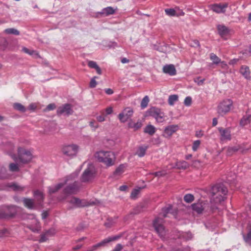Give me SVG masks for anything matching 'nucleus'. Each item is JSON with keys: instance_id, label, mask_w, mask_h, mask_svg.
Listing matches in <instances>:
<instances>
[{"instance_id": "nucleus-1", "label": "nucleus", "mask_w": 251, "mask_h": 251, "mask_svg": "<svg viewBox=\"0 0 251 251\" xmlns=\"http://www.w3.org/2000/svg\"><path fill=\"white\" fill-rule=\"evenodd\" d=\"M227 193V189L224 184L219 183L214 185L211 189V204L215 205L224 201Z\"/></svg>"}, {"instance_id": "nucleus-2", "label": "nucleus", "mask_w": 251, "mask_h": 251, "mask_svg": "<svg viewBox=\"0 0 251 251\" xmlns=\"http://www.w3.org/2000/svg\"><path fill=\"white\" fill-rule=\"evenodd\" d=\"M95 157L100 162L103 163L108 167L114 164L115 156L113 152L100 151L96 152Z\"/></svg>"}, {"instance_id": "nucleus-3", "label": "nucleus", "mask_w": 251, "mask_h": 251, "mask_svg": "<svg viewBox=\"0 0 251 251\" xmlns=\"http://www.w3.org/2000/svg\"><path fill=\"white\" fill-rule=\"evenodd\" d=\"M192 210L198 214H201L203 212H210L217 209V206L211 204L209 206L208 203L205 201H199L191 205Z\"/></svg>"}, {"instance_id": "nucleus-4", "label": "nucleus", "mask_w": 251, "mask_h": 251, "mask_svg": "<svg viewBox=\"0 0 251 251\" xmlns=\"http://www.w3.org/2000/svg\"><path fill=\"white\" fill-rule=\"evenodd\" d=\"M146 113L147 116L153 117L158 123H163L165 121V114L158 108L152 107Z\"/></svg>"}, {"instance_id": "nucleus-5", "label": "nucleus", "mask_w": 251, "mask_h": 251, "mask_svg": "<svg viewBox=\"0 0 251 251\" xmlns=\"http://www.w3.org/2000/svg\"><path fill=\"white\" fill-rule=\"evenodd\" d=\"M78 150L79 147L77 145L70 144L64 146L62 151L65 156L72 158L76 155Z\"/></svg>"}, {"instance_id": "nucleus-6", "label": "nucleus", "mask_w": 251, "mask_h": 251, "mask_svg": "<svg viewBox=\"0 0 251 251\" xmlns=\"http://www.w3.org/2000/svg\"><path fill=\"white\" fill-rule=\"evenodd\" d=\"M68 202L73 205L72 207H70V208L88 206L89 205L94 204L95 203V202L93 201L89 202L86 200L80 199L75 197H72L71 199L68 201Z\"/></svg>"}, {"instance_id": "nucleus-7", "label": "nucleus", "mask_w": 251, "mask_h": 251, "mask_svg": "<svg viewBox=\"0 0 251 251\" xmlns=\"http://www.w3.org/2000/svg\"><path fill=\"white\" fill-rule=\"evenodd\" d=\"M232 101L230 99L224 100L220 102L217 107V112L221 115L228 112L232 106Z\"/></svg>"}, {"instance_id": "nucleus-8", "label": "nucleus", "mask_w": 251, "mask_h": 251, "mask_svg": "<svg viewBox=\"0 0 251 251\" xmlns=\"http://www.w3.org/2000/svg\"><path fill=\"white\" fill-rule=\"evenodd\" d=\"M16 209L14 206H4L0 211V219H6L14 216Z\"/></svg>"}, {"instance_id": "nucleus-9", "label": "nucleus", "mask_w": 251, "mask_h": 251, "mask_svg": "<svg viewBox=\"0 0 251 251\" xmlns=\"http://www.w3.org/2000/svg\"><path fill=\"white\" fill-rule=\"evenodd\" d=\"M95 170L93 164H89L82 175L81 180L82 182H88L92 180L95 176Z\"/></svg>"}, {"instance_id": "nucleus-10", "label": "nucleus", "mask_w": 251, "mask_h": 251, "mask_svg": "<svg viewBox=\"0 0 251 251\" xmlns=\"http://www.w3.org/2000/svg\"><path fill=\"white\" fill-rule=\"evenodd\" d=\"M163 219L158 217L153 221V226L156 232L161 238H164L166 235V231L162 225Z\"/></svg>"}, {"instance_id": "nucleus-11", "label": "nucleus", "mask_w": 251, "mask_h": 251, "mask_svg": "<svg viewBox=\"0 0 251 251\" xmlns=\"http://www.w3.org/2000/svg\"><path fill=\"white\" fill-rule=\"evenodd\" d=\"M18 153L19 160L22 163H26L32 159V155L30 151L23 148H18Z\"/></svg>"}, {"instance_id": "nucleus-12", "label": "nucleus", "mask_w": 251, "mask_h": 251, "mask_svg": "<svg viewBox=\"0 0 251 251\" xmlns=\"http://www.w3.org/2000/svg\"><path fill=\"white\" fill-rule=\"evenodd\" d=\"M120 236H113V237H109L107 238L104 239V240H103L100 243H99L97 244H95V245L92 246V247L89 248L88 249V250H87V251H96L99 248H100L101 247L105 246L106 245V244H107L111 241L117 240L118 239H119L120 238Z\"/></svg>"}, {"instance_id": "nucleus-13", "label": "nucleus", "mask_w": 251, "mask_h": 251, "mask_svg": "<svg viewBox=\"0 0 251 251\" xmlns=\"http://www.w3.org/2000/svg\"><path fill=\"white\" fill-rule=\"evenodd\" d=\"M80 184L77 181L67 185L64 189V193L67 195L76 194L80 188Z\"/></svg>"}, {"instance_id": "nucleus-14", "label": "nucleus", "mask_w": 251, "mask_h": 251, "mask_svg": "<svg viewBox=\"0 0 251 251\" xmlns=\"http://www.w3.org/2000/svg\"><path fill=\"white\" fill-rule=\"evenodd\" d=\"M133 113V110L131 108L126 107L119 114L118 118L121 122L125 123L131 117Z\"/></svg>"}, {"instance_id": "nucleus-15", "label": "nucleus", "mask_w": 251, "mask_h": 251, "mask_svg": "<svg viewBox=\"0 0 251 251\" xmlns=\"http://www.w3.org/2000/svg\"><path fill=\"white\" fill-rule=\"evenodd\" d=\"M73 109L71 104H65L57 108V115H67L69 116L73 113Z\"/></svg>"}, {"instance_id": "nucleus-16", "label": "nucleus", "mask_w": 251, "mask_h": 251, "mask_svg": "<svg viewBox=\"0 0 251 251\" xmlns=\"http://www.w3.org/2000/svg\"><path fill=\"white\" fill-rule=\"evenodd\" d=\"M177 125H172L166 126L164 130L163 136L165 138H170L175 132L178 130Z\"/></svg>"}, {"instance_id": "nucleus-17", "label": "nucleus", "mask_w": 251, "mask_h": 251, "mask_svg": "<svg viewBox=\"0 0 251 251\" xmlns=\"http://www.w3.org/2000/svg\"><path fill=\"white\" fill-rule=\"evenodd\" d=\"M227 6L228 4L227 3L224 4L215 3L210 5V9L217 13H225Z\"/></svg>"}, {"instance_id": "nucleus-18", "label": "nucleus", "mask_w": 251, "mask_h": 251, "mask_svg": "<svg viewBox=\"0 0 251 251\" xmlns=\"http://www.w3.org/2000/svg\"><path fill=\"white\" fill-rule=\"evenodd\" d=\"M117 10V7L114 8L111 6H108L103 8L100 12L98 13V14L101 16L107 17L115 14Z\"/></svg>"}, {"instance_id": "nucleus-19", "label": "nucleus", "mask_w": 251, "mask_h": 251, "mask_svg": "<svg viewBox=\"0 0 251 251\" xmlns=\"http://www.w3.org/2000/svg\"><path fill=\"white\" fill-rule=\"evenodd\" d=\"M219 130L221 134V140L225 141L231 139L230 131L228 129L220 127L219 128Z\"/></svg>"}, {"instance_id": "nucleus-20", "label": "nucleus", "mask_w": 251, "mask_h": 251, "mask_svg": "<svg viewBox=\"0 0 251 251\" xmlns=\"http://www.w3.org/2000/svg\"><path fill=\"white\" fill-rule=\"evenodd\" d=\"M163 72L170 75H174L176 73V68L173 64L165 65L163 68Z\"/></svg>"}, {"instance_id": "nucleus-21", "label": "nucleus", "mask_w": 251, "mask_h": 251, "mask_svg": "<svg viewBox=\"0 0 251 251\" xmlns=\"http://www.w3.org/2000/svg\"><path fill=\"white\" fill-rule=\"evenodd\" d=\"M217 29L219 35L222 37L227 36L230 32V30L223 25H219L217 26Z\"/></svg>"}, {"instance_id": "nucleus-22", "label": "nucleus", "mask_w": 251, "mask_h": 251, "mask_svg": "<svg viewBox=\"0 0 251 251\" xmlns=\"http://www.w3.org/2000/svg\"><path fill=\"white\" fill-rule=\"evenodd\" d=\"M33 195L36 200L38 204L41 205L43 202L44 199L43 193L39 190H36L34 192Z\"/></svg>"}, {"instance_id": "nucleus-23", "label": "nucleus", "mask_w": 251, "mask_h": 251, "mask_svg": "<svg viewBox=\"0 0 251 251\" xmlns=\"http://www.w3.org/2000/svg\"><path fill=\"white\" fill-rule=\"evenodd\" d=\"M240 73L246 79H250V71L249 67L247 66H242L240 69Z\"/></svg>"}, {"instance_id": "nucleus-24", "label": "nucleus", "mask_w": 251, "mask_h": 251, "mask_svg": "<svg viewBox=\"0 0 251 251\" xmlns=\"http://www.w3.org/2000/svg\"><path fill=\"white\" fill-rule=\"evenodd\" d=\"M22 51L24 52L25 53L28 54L30 55L33 56L36 58H40V55L39 53L34 50H30L27 49L26 47H23L22 48Z\"/></svg>"}, {"instance_id": "nucleus-25", "label": "nucleus", "mask_w": 251, "mask_h": 251, "mask_svg": "<svg viewBox=\"0 0 251 251\" xmlns=\"http://www.w3.org/2000/svg\"><path fill=\"white\" fill-rule=\"evenodd\" d=\"M251 122V113H247L240 121V125L242 126H245L250 124Z\"/></svg>"}, {"instance_id": "nucleus-26", "label": "nucleus", "mask_w": 251, "mask_h": 251, "mask_svg": "<svg viewBox=\"0 0 251 251\" xmlns=\"http://www.w3.org/2000/svg\"><path fill=\"white\" fill-rule=\"evenodd\" d=\"M88 66L91 68L95 69L99 75H101L102 74L101 69L96 62L94 61H89L88 63Z\"/></svg>"}, {"instance_id": "nucleus-27", "label": "nucleus", "mask_w": 251, "mask_h": 251, "mask_svg": "<svg viewBox=\"0 0 251 251\" xmlns=\"http://www.w3.org/2000/svg\"><path fill=\"white\" fill-rule=\"evenodd\" d=\"M23 202L25 206L29 209H33L34 206V202L32 199L28 198H24Z\"/></svg>"}, {"instance_id": "nucleus-28", "label": "nucleus", "mask_w": 251, "mask_h": 251, "mask_svg": "<svg viewBox=\"0 0 251 251\" xmlns=\"http://www.w3.org/2000/svg\"><path fill=\"white\" fill-rule=\"evenodd\" d=\"M241 150V147L240 145L229 147L227 149V154L228 155H231L234 152Z\"/></svg>"}, {"instance_id": "nucleus-29", "label": "nucleus", "mask_w": 251, "mask_h": 251, "mask_svg": "<svg viewBox=\"0 0 251 251\" xmlns=\"http://www.w3.org/2000/svg\"><path fill=\"white\" fill-rule=\"evenodd\" d=\"M8 186L16 192H22L25 189V187L22 186L16 183L9 184Z\"/></svg>"}, {"instance_id": "nucleus-30", "label": "nucleus", "mask_w": 251, "mask_h": 251, "mask_svg": "<svg viewBox=\"0 0 251 251\" xmlns=\"http://www.w3.org/2000/svg\"><path fill=\"white\" fill-rule=\"evenodd\" d=\"M147 149V147H139L138 149L135 154L137 155L139 157H143L145 154Z\"/></svg>"}, {"instance_id": "nucleus-31", "label": "nucleus", "mask_w": 251, "mask_h": 251, "mask_svg": "<svg viewBox=\"0 0 251 251\" xmlns=\"http://www.w3.org/2000/svg\"><path fill=\"white\" fill-rule=\"evenodd\" d=\"M63 186V184L62 183H58L52 187H49V192L50 194H53L56 192L58 190H59Z\"/></svg>"}, {"instance_id": "nucleus-32", "label": "nucleus", "mask_w": 251, "mask_h": 251, "mask_svg": "<svg viewBox=\"0 0 251 251\" xmlns=\"http://www.w3.org/2000/svg\"><path fill=\"white\" fill-rule=\"evenodd\" d=\"M10 235L11 232L8 229L5 228H2L0 229V238H5L9 237Z\"/></svg>"}, {"instance_id": "nucleus-33", "label": "nucleus", "mask_w": 251, "mask_h": 251, "mask_svg": "<svg viewBox=\"0 0 251 251\" xmlns=\"http://www.w3.org/2000/svg\"><path fill=\"white\" fill-rule=\"evenodd\" d=\"M144 132L152 135L155 132V128L154 126L149 125L145 128Z\"/></svg>"}, {"instance_id": "nucleus-34", "label": "nucleus", "mask_w": 251, "mask_h": 251, "mask_svg": "<svg viewBox=\"0 0 251 251\" xmlns=\"http://www.w3.org/2000/svg\"><path fill=\"white\" fill-rule=\"evenodd\" d=\"M176 166L178 169H186L189 167V164L186 161L182 160L177 162Z\"/></svg>"}, {"instance_id": "nucleus-35", "label": "nucleus", "mask_w": 251, "mask_h": 251, "mask_svg": "<svg viewBox=\"0 0 251 251\" xmlns=\"http://www.w3.org/2000/svg\"><path fill=\"white\" fill-rule=\"evenodd\" d=\"M179 237L185 240H191L193 238V235L190 232H182L179 234Z\"/></svg>"}, {"instance_id": "nucleus-36", "label": "nucleus", "mask_w": 251, "mask_h": 251, "mask_svg": "<svg viewBox=\"0 0 251 251\" xmlns=\"http://www.w3.org/2000/svg\"><path fill=\"white\" fill-rule=\"evenodd\" d=\"M4 32L7 34H13L18 35L20 32L16 29L14 28H7L4 30Z\"/></svg>"}, {"instance_id": "nucleus-37", "label": "nucleus", "mask_w": 251, "mask_h": 251, "mask_svg": "<svg viewBox=\"0 0 251 251\" xmlns=\"http://www.w3.org/2000/svg\"><path fill=\"white\" fill-rule=\"evenodd\" d=\"M13 107L15 109L22 112H25L26 111L25 107L20 103H14Z\"/></svg>"}, {"instance_id": "nucleus-38", "label": "nucleus", "mask_w": 251, "mask_h": 251, "mask_svg": "<svg viewBox=\"0 0 251 251\" xmlns=\"http://www.w3.org/2000/svg\"><path fill=\"white\" fill-rule=\"evenodd\" d=\"M27 227L34 232H38L40 230V226L39 223L36 221L35 226H33L32 225H29Z\"/></svg>"}, {"instance_id": "nucleus-39", "label": "nucleus", "mask_w": 251, "mask_h": 251, "mask_svg": "<svg viewBox=\"0 0 251 251\" xmlns=\"http://www.w3.org/2000/svg\"><path fill=\"white\" fill-rule=\"evenodd\" d=\"M172 209V206L170 205L168 207L163 208L162 213L160 214V216H162L163 218L166 217L167 214H168Z\"/></svg>"}, {"instance_id": "nucleus-40", "label": "nucleus", "mask_w": 251, "mask_h": 251, "mask_svg": "<svg viewBox=\"0 0 251 251\" xmlns=\"http://www.w3.org/2000/svg\"><path fill=\"white\" fill-rule=\"evenodd\" d=\"M178 97L177 95H170L168 99V103L170 105H173L175 102L178 100Z\"/></svg>"}, {"instance_id": "nucleus-41", "label": "nucleus", "mask_w": 251, "mask_h": 251, "mask_svg": "<svg viewBox=\"0 0 251 251\" xmlns=\"http://www.w3.org/2000/svg\"><path fill=\"white\" fill-rule=\"evenodd\" d=\"M125 166L124 164L120 165L115 171L114 174L115 175H120L124 172Z\"/></svg>"}, {"instance_id": "nucleus-42", "label": "nucleus", "mask_w": 251, "mask_h": 251, "mask_svg": "<svg viewBox=\"0 0 251 251\" xmlns=\"http://www.w3.org/2000/svg\"><path fill=\"white\" fill-rule=\"evenodd\" d=\"M210 58L214 64H218L221 62V59L213 53H210Z\"/></svg>"}, {"instance_id": "nucleus-43", "label": "nucleus", "mask_w": 251, "mask_h": 251, "mask_svg": "<svg viewBox=\"0 0 251 251\" xmlns=\"http://www.w3.org/2000/svg\"><path fill=\"white\" fill-rule=\"evenodd\" d=\"M7 42L5 38H0V50H4L7 46Z\"/></svg>"}, {"instance_id": "nucleus-44", "label": "nucleus", "mask_w": 251, "mask_h": 251, "mask_svg": "<svg viewBox=\"0 0 251 251\" xmlns=\"http://www.w3.org/2000/svg\"><path fill=\"white\" fill-rule=\"evenodd\" d=\"M9 175L6 173V169L4 167H1L0 170V178H7Z\"/></svg>"}, {"instance_id": "nucleus-45", "label": "nucleus", "mask_w": 251, "mask_h": 251, "mask_svg": "<svg viewBox=\"0 0 251 251\" xmlns=\"http://www.w3.org/2000/svg\"><path fill=\"white\" fill-rule=\"evenodd\" d=\"M149 102V98L148 96L144 97L141 102V107L142 109L145 108Z\"/></svg>"}, {"instance_id": "nucleus-46", "label": "nucleus", "mask_w": 251, "mask_h": 251, "mask_svg": "<svg viewBox=\"0 0 251 251\" xmlns=\"http://www.w3.org/2000/svg\"><path fill=\"white\" fill-rule=\"evenodd\" d=\"M184 200L187 203H190L194 200V197L192 194H188L184 196Z\"/></svg>"}, {"instance_id": "nucleus-47", "label": "nucleus", "mask_w": 251, "mask_h": 251, "mask_svg": "<svg viewBox=\"0 0 251 251\" xmlns=\"http://www.w3.org/2000/svg\"><path fill=\"white\" fill-rule=\"evenodd\" d=\"M128 126L129 127L134 128L135 130H136L140 128L141 127L142 124L141 122H137L136 123L129 122L128 124Z\"/></svg>"}, {"instance_id": "nucleus-48", "label": "nucleus", "mask_w": 251, "mask_h": 251, "mask_svg": "<svg viewBox=\"0 0 251 251\" xmlns=\"http://www.w3.org/2000/svg\"><path fill=\"white\" fill-rule=\"evenodd\" d=\"M166 14L170 16H175L176 15V11L173 8H168L165 10Z\"/></svg>"}, {"instance_id": "nucleus-49", "label": "nucleus", "mask_w": 251, "mask_h": 251, "mask_svg": "<svg viewBox=\"0 0 251 251\" xmlns=\"http://www.w3.org/2000/svg\"><path fill=\"white\" fill-rule=\"evenodd\" d=\"M201 144V141L200 140H196L195 141L193 142V146H192V150L194 151H196L198 150L199 148L200 147Z\"/></svg>"}, {"instance_id": "nucleus-50", "label": "nucleus", "mask_w": 251, "mask_h": 251, "mask_svg": "<svg viewBox=\"0 0 251 251\" xmlns=\"http://www.w3.org/2000/svg\"><path fill=\"white\" fill-rule=\"evenodd\" d=\"M9 170L12 172L19 171V168L17 164L15 163H11L9 165Z\"/></svg>"}, {"instance_id": "nucleus-51", "label": "nucleus", "mask_w": 251, "mask_h": 251, "mask_svg": "<svg viewBox=\"0 0 251 251\" xmlns=\"http://www.w3.org/2000/svg\"><path fill=\"white\" fill-rule=\"evenodd\" d=\"M98 78V77L95 76H94L90 80L89 86L91 88H95L97 84V82L96 81V79Z\"/></svg>"}, {"instance_id": "nucleus-52", "label": "nucleus", "mask_w": 251, "mask_h": 251, "mask_svg": "<svg viewBox=\"0 0 251 251\" xmlns=\"http://www.w3.org/2000/svg\"><path fill=\"white\" fill-rule=\"evenodd\" d=\"M140 189H141V188H139L138 189H134L131 193V195H130L131 198L132 199H135L136 198V196L139 193Z\"/></svg>"}, {"instance_id": "nucleus-53", "label": "nucleus", "mask_w": 251, "mask_h": 251, "mask_svg": "<svg viewBox=\"0 0 251 251\" xmlns=\"http://www.w3.org/2000/svg\"><path fill=\"white\" fill-rule=\"evenodd\" d=\"M244 239L247 243L251 245V228L248 232L247 236L245 237Z\"/></svg>"}, {"instance_id": "nucleus-54", "label": "nucleus", "mask_w": 251, "mask_h": 251, "mask_svg": "<svg viewBox=\"0 0 251 251\" xmlns=\"http://www.w3.org/2000/svg\"><path fill=\"white\" fill-rule=\"evenodd\" d=\"M48 236H49L47 235V234H46V232L42 234L41 235V238L39 239V242L40 243H43V242H46L48 239Z\"/></svg>"}, {"instance_id": "nucleus-55", "label": "nucleus", "mask_w": 251, "mask_h": 251, "mask_svg": "<svg viewBox=\"0 0 251 251\" xmlns=\"http://www.w3.org/2000/svg\"><path fill=\"white\" fill-rule=\"evenodd\" d=\"M78 173H75L68 176L66 178V180H65V183L69 181L70 179H73L76 177L78 176Z\"/></svg>"}, {"instance_id": "nucleus-56", "label": "nucleus", "mask_w": 251, "mask_h": 251, "mask_svg": "<svg viewBox=\"0 0 251 251\" xmlns=\"http://www.w3.org/2000/svg\"><path fill=\"white\" fill-rule=\"evenodd\" d=\"M192 103V99L190 97H187L185 98L184 103L187 106H189Z\"/></svg>"}, {"instance_id": "nucleus-57", "label": "nucleus", "mask_w": 251, "mask_h": 251, "mask_svg": "<svg viewBox=\"0 0 251 251\" xmlns=\"http://www.w3.org/2000/svg\"><path fill=\"white\" fill-rule=\"evenodd\" d=\"M101 113L102 114H103V113H104L103 111H101ZM96 119H97V121L99 122H102L105 120V116H103V115L98 116L96 117Z\"/></svg>"}, {"instance_id": "nucleus-58", "label": "nucleus", "mask_w": 251, "mask_h": 251, "mask_svg": "<svg viewBox=\"0 0 251 251\" xmlns=\"http://www.w3.org/2000/svg\"><path fill=\"white\" fill-rule=\"evenodd\" d=\"M47 235L49 236H52L55 233V230L53 228H51L48 230H47L46 232Z\"/></svg>"}, {"instance_id": "nucleus-59", "label": "nucleus", "mask_w": 251, "mask_h": 251, "mask_svg": "<svg viewBox=\"0 0 251 251\" xmlns=\"http://www.w3.org/2000/svg\"><path fill=\"white\" fill-rule=\"evenodd\" d=\"M152 174L155 176H162L166 174V173L164 171H159L153 173Z\"/></svg>"}, {"instance_id": "nucleus-60", "label": "nucleus", "mask_w": 251, "mask_h": 251, "mask_svg": "<svg viewBox=\"0 0 251 251\" xmlns=\"http://www.w3.org/2000/svg\"><path fill=\"white\" fill-rule=\"evenodd\" d=\"M56 107V106L55 104L54 103H50L46 107V110L47 111H50L54 109Z\"/></svg>"}, {"instance_id": "nucleus-61", "label": "nucleus", "mask_w": 251, "mask_h": 251, "mask_svg": "<svg viewBox=\"0 0 251 251\" xmlns=\"http://www.w3.org/2000/svg\"><path fill=\"white\" fill-rule=\"evenodd\" d=\"M37 104L35 103H31L29 105L28 107V109L31 111H33L37 108Z\"/></svg>"}, {"instance_id": "nucleus-62", "label": "nucleus", "mask_w": 251, "mask_h": 251, "mask_svg": "<svg viewBox=\"0 0 251 251\" xmlns=\"http://www.w3.org/2000/svg\"><path fill=\"white\" fill-rule=\"evenodd\" d=\"M89 125L91 127L94 128L95 129L98 128L99 125L96 124L94 121H92L89 122Z\"/></svg>"}, {"instance_id": "nucleus-63", "label": "nucleus", "mask_w": 251, "mask_h": 251, "mask_svg": "<svg viewBox=\"0 0 251 251\" xmlns=\"http://www.w3.org/2000/svg\"><path fill=\"white\" fill-rule=\"evenodd\" d=\"M106 115H109L112 113L113 108L112 107H108L105 109Z\"/></svg>"}, {"instance_id": "nucleus-64", "label": "nucleus", "mask_w": 251, "mask_h": 251, "mask_svg": "<svg viewBox=\"0 0 251 251\" xmlns=\"http://www.w3.org/2000/svg\"><path fill=\"white\" fill-rule=\"evenodd\" d=\"M104 91L106 94L110 95L114 93V91L111 88H106L104 89Z\"/></svg>"}]
</instances>
